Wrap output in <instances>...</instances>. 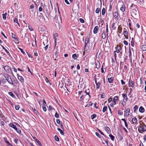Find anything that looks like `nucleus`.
Returning a JSON list of instances; mask_svg holds the SVG:
<instances>
[{
  "label": "nucleus",
  "instance_id": "nucleus-8",
  "mask_svg": "<svg viewBox=\"0 0 146 146\" xmlns=\"http://www.w3.org/2000/svg\"><path fill=\"white\" fill-rule=\"evenodd\" d=\"M9 125L10 127H12L15 130H17V128L16 127V125H14L13 123H10Z\"/></svg>",
  "mask_w": 146,
  "mask_h": 146
},
{
  "label": "nucleus",
  "instance_id": "nucleus-64",
  "mask_svg": "<svg viewBox=\"0 0 146 146\" xmlns=\"http://www.w3.org/2000/svg\"><path fill=\"white\" fill-rule=\"evenodd\" d=\"M121 82L122 85H124L125 83V82L122 80H121Z\"/></svg>",
  "mask_w": 146,
  "mask_h": 146
},
{
  "label": "nucleus",
  "instance_id": "nucleus-13",
  "mask_svg": "<svg viewBox=\"0 0 146 146\" xmlns=\"http://www.w3.org/2000/svg\"><path fill=\"white\" fill-rule=\"evenodd\" d=\"M56 121V122L57 123H58V124H60V125L61 127L63 129V126L62 125V122H60V120H59V119H57Z\"/></svg>",
  "mask_w": 146,
  "mask_h": 146
},
{
  "label": "nucleus",
  "instance_id": "nucleus-26",
  "mask_svg": "<svg viewBox=\"0 0 146 146\" xmlns=\"http://www.w3.org/2000/svg\"><path fill=\"white\" fill-rule=\"evenodd\" d=\"M53 35L54 39V42H56V40H57L56 37L58 36L57 34V33H56L54 34Z\"/></svg>",
  "mask_w": 146,
  "mask_h": 146
},
{
  "label": "nucleus",
  "instance_id": "nucleus-33",
  "mask_svg": "<svg viewBox=\"0 0 146 146\" xmlns=\"http://www.w3.org/2000/svg\"><path fill=\"white\" fill-rule=\"evenodd\" d=\"M138 109V107L137 105H135L134 106L133 108L134 109V112H135L136 110H137Z\"/></svg>",
  "mask_w": 146,
  "mask_h": 146
},
{
  "label": "nucleus",
  "instance_id": "nucleus-59",
  "mask_svg": "<svg viewBox=\"0 0 146 146\" xmlns=\"http://www.w3.org/2000/svg\"><path fill=\"white\" fill-rule=\"evenodd\" d=\"M14 21V22H15V23H17V22H18V19L16 18H15Z\"/></svg>",
  "mask_w": 146,
  "mask_h": 146
},
{
  "label": "nucleus",
  "instance_id": "nucleus-55",
  "mask_svg": "<svg viewBox=\"0 0 146 146\" xmlns=\"http://www.w3.org/2000/svg\"><path fill=\"white\" fill-rule=\"evenodd\" d=\"M43 109L44 110V111H46V108L45 107V106H44L43 105L42 107Z\"/></svg>",
  "mask_w": 146,
  "mask_h": 146
},
{
  "label": "nucleus",
  "instance_id": "nucleus-43",
  "mask_svg": "<svg viewBox=\"0 0 146 146\" xmlns=\"http://www.w3.org/2000/svg\"><path fill=\"white\" fill-rule=\"evenodd\" d=\"M100 8H98L96 11V13H98L100 11Z\"/></svg>",
  "mask_w": 146,
  "mask_h": 146
},
{
  "label": "nucleus",
  "instance_id": "nucleus-14",
  "mask_svg": "<svg viewBox=\"0 0 146 146\" xmlns=\"http://www.w3.org/2000/svg\"><path fill=\"white\" fill-rule=\"evenodd\" d=\"M3 49L5 50L7 53L9 57H11V55H10L9 52L3 46L1 45Z\"/></svg>",
  "mask_w": 146,
  "mask_h": 146
},
{
  "label": "nucleus",
  "instance_id": "nucleus-1",
  "mask_svg": "<svg viewBox=\"0 0 146 146\" xmlns=\"http://www.w3.org/2000/svg\"><path fill=\"white\" fill-rule=\"evenodd\" d=\"M139 125L138 128V131L140 133L146 131V125L143 122H139Z\"/></svg>",
  "mask_w": 146,
  "mask_h": 146
},
{
  "label": "nucleus",
  "instance_id": "nucleus-56",
  "mask_svg": "<svg viewBox=\"0 0 146 146\" xmlns=\"http://www.w3.org/2000/svg\"><path fill=\"white\" fill-rule=\"evenodd\" d=\"M38 52H37V51H35L34 52V55L35 56H37L38 55Z\"/></svg>",
  "mask_w": 146,
  "mask_h": 146
},
{
  "label": "nucleus",
  "instance_id": "nucleus-47",
  "mask_svg": "<svg viewBox=\"0 0 146 146\" xmlns=\"http://www.w3.org/2000/svg\"><path fill=\"white\" fill-rule=\"evenodd\" d=\"M54 116L56 118H58L59 117V116L58 113L57 112H56L55 113Z\"/></svg>",
  "mask_w": 146,
  "mask_h": 146
},
{
  "label": "nucleus",
  "instance_id": "nucleus-3",
  "mask_svg": "<svg viewBox=\"0 0 146 146\" xmlns=\"http://www.w3.org/2000/svg\"><path fill=\"white\" fill-rule=\"evenodd\" d=\"M94 80L95 81V83L96 85V88L97 89H99L100 88V82H97V80L96 78H94Z\"/></svg>",
  "mask_w": 146,
  "mask_h": 146
},
{
  "label": "nucleus",
  "instance_id": "nucleus-35",
  "mask_svg": "<svg viewBox=\"0 0 146 146\" xmlns=\"http://www.w3.org/2000/svg\"><path fill=\"white\" fill-rule=\"evenodd\" d=\"M9 94L11 96V97H12L13 98L15 97V95L13 94V93L11 92H9Z\"/></svg>",
  "mask_w": 146,
  "mask_h": 146
},
{
  "label": "nucleus",
  "instance_id": "nucleus-58",
  "mask_svg": "<svg viewBox=\"0 0 146 146\" xmlns=\"http://www.w3.org/2000/svg\"><path fill=\"white\" fill-rule=\"evenodd\" d=\"M12 37L15 39V37H16V35H15V34H13V33H12Z\"/></svg>",
  "mask_w": 146,
  "mask_h": 146
},
{
  "label": "nucleus",
  "instance_id": "nucleus-57",
  "mask_svg": "<svg viewBox=\"0 0 146 146\" xmlns=\"http://www.w3.org/2000/svg\"><path fill=\"white\" fill-rule=\"evenodd\" d=\"M1 34L4 36V37H5V38H6V39L7 38V37L5 36V35L4 33H3V32H1Z\"/></svg>",
  "mask_w": 146,
  "mask_h": 146
},
{
  "label": "nucleus",
  "instance_id": "nucleus-51",
  "mask_svg": "<svg viewBox=\"0 0 146 146\" xmlns=\"http://www.w3.org/2000/svg\"><path fill=\"white\" fill-rule=\"evenodd\" d=\"M89 41V39L88 38L86 37V38L85 42L88 43Z\"/></svg>",
  "mask_w": 146,
  "mask_h": 146
},
{
  "label": "nucleus",
  "instance_id": "nucleus-19",
  "mask_svg": "<svg viewBox=\"0 0 146 146\" xmlns=\"http://www.w3.org/2000/svg\"><path fill=\"white\" fill-rule=\"evenodd\" d=\"M18 79L21 82H23L24 81L23 78L21 76H18Z\"/></svg>",
  "mask_w": 146,
  "mask_h": 146
},
{
  "label": "nucleus",
  "instance_id": "nucleus-30",
  "mask_svg": "<svg viewBox=\"0 0 146 146\" xmlns=\"http://www.w3.org/2000/svg\"><path fill=\"white\" fill-rule=\"evenodd\" d=\"M129 58L131 60H132L131 57V50L130 49H129Z\"/></svg>",
  "mask_w": 146,
  "mask_h": 146
},
{
  "label": "nucleus",
  "instance_id": "nucleus-37",
  "mask_svg": "<svg viewBox=\"0 0 146 146\" xmlns=\"http://www.w3.org/2000/svg\"><path fill=\"white\" fill-rule=\"evenodd\" d=\"M106 12V9L104 8L102 9V14L103 15L105 14Z\"/></svg>",
  "mask_w": 146,
  "mask_h": 146
},
{
  "label": "nucleus",
  "instance_id": "nucleus-46",
  "mask_svg": "<svg viewBox=\"0 0 146 146\" xmlns=\"http://www.w3.org/2000/svg\"><path fill=\"white\" fill-rule=\"evenodd\" d=\"M20 106L19 105H17V106H15V109L17 110H19L20 108Z\"/></svg>",
  "mask_w": 146,
  "mask_h": 146
},
{
  "label": "nucleus",
  "instance_id": "nucleus-29",
  "mask_svg": "<svg viewBox=\"0 0 146 146\" xmlns=\"http://www.w3.org/2000/svg\"><path fill=\"white\" fill-rule=\"evenodd\" d=\"M106 131L108 133H109L110 132V129L108 127H106Z\"/></svg>",
  "mask_w": 146,
  "mask_h": 146
},
{
  "label": "nucleus",
  "instance_id": "nucleus-63",
  "mask_svg": "<svg viewBox=\"0 0 146 146\" xmlns=\"http://www.w3.org/2000/svg\"><path fill=\"white\" fill-rule=\"evenodd\" d=\"M19 49L22 52L23 54H25V52L23 51V49L21 48H19Z\"/></svg>",
  "mask_w": 146,
  "mask_h": 146
},
{
  "label": "nucleus",
  "instance_id": "nucleus-22",
  "mask_svg": "<svg viewBox=\"0 0 146 146\" xmlns=\"http://www.w3.org/2000/svg\"><path fill=\"white\" fill-rule=\"evenodd\" d=\"M57 129L59 131H60V134L61 135H64V132L62 130L60 129L59 128H57Z\"/></svg>",
  "mask_w": 146,
  "mask_h": 146
},
{
  "label": "nucleus",
  "instance_id": "nucleus-27",
  "mask_svg": "<svg viewBox=\"0 0 146 146\" xmlns=\"http://www.w3.org/2000/svg\"><path fill=\"white\" fill-rule=\"evenodd\" d=\"M106 35L105 33L103 32L102 34V38L103 39H105L106 38Z\"/></svg>",
  "mask_w": 146,
  "mask_h": 146
},
{
  "label": "nucleus",
  "instance_id": "nucleus-45",
  "mask_svg": "<svg viewBox=\"0 0 146 146\" xmlns=\"http://www.w3.org/2000/svg\"><path fill=\"white\" fill-rule=\"evenodd\" d=\"M14 40L15 41V42L16 43L18 44L19 42V41L18 40V39L17 38H15L14 39Z\"/></svg>",
  "mask_w": 146,
  "mask_h": 146
},
{
  "label": "nucleus",
  "instance_id": "nucleus-32",
  "mask_svg": "<svg viewBox=\"0 0 146 146\" xmlns=\"http://www.w3.org/2000/svg\"><path fill=\"white\" fill-rule=\"evenodd\" d=\"M108 80L109 83H112L113 82V79L112 78H108Z\"/></svg>",
  "mask_w": 146,
  "mask_h": 146
},
{
  "label": "nucleus",
  "instance_id": "nucleus-60",
  "mask_svg": "<svg viewBox=\"0 0 146 146\" xmlns=\"http://www.w3.org/2000/svg\"><path fill=\"white\" fill-rule=\"evenodd\" d=\"M42 8L41 7H40L38 9V11L40 12H41L42 11Z\"/></svg>",
  "mask_w": 146,
  "mask_h": 146
},
{
  "label": "nucleus",
  "instance_id": "nucleus-41",
  "mask_svg": "<svg viewBox=\"0 0 146 146\" xmlns=\"http://www.w3.org/2000/svg\"><path fill=\"white\" fill-rule=\"evenodd\" d=\"M37 15L38 17H39L40 19H41L43 17V15L41 13H37Z\"/></svg>",
  "mask_w": 146,
  "mask_h": 146
},
{
  "label": "nucleus",
  "instance_id": "nucleus-50",
  "mask_svg": "<svg viewBox=\"0 0 146 146\" xmlns=\"http://www.w3.org/2000/svg\"><path fill=\"white\" fill-rule=\"evenodd\" d=\"M17 132L19 133H21V131L19 129H18L17 128V130H15Z\"/></svg>",
  "mask_w": 146,
  "mask_h": 146
},
{
  "label": "nucleus",
  "instance_id": "nucleus-17",
  "mask_svg": "<svg viewBox=\"0 0 146 146\" xmlns=\"http://www.w3.org/2000/svg\"><path fill=\"white\" fill-rule=\"evenodd\" d=\"M139 111L141 113H143L145 111V109L143 107L141 106L139 108Z\"/></svg>",
  "mask_w": 146,
  "mask_h": 146
},
{
  "label": "nucleus",
  "instance_id": "nucleus-21",
  "mask_svg": "<svg viewBox=\"0 0 146 146\" xmlns=\"http://www.w3.org/2000/svg\"><path fill=\"white\" fill-rule=\"evenodd\" d=\"M0 117L1 119L3 121H5L6 119L5 117L2 113L0 115Z\"/></svg>",
  "mask_w": 146,
  "mask_h": 146
},
{
  "label": "nucleus",
  "instance_id": "nucleus-5",
  "mask_svg": "<svg viewBox=\"0 0 146 146\" xmlns=\"http://www.w3.org/2000/svg\"><path fill=\"white\" fill-rule=\"evenodd\" d=\"M132 121L133 124H138V120L136 117H133L132 119Z\"/></svg>",
  "mask_w": 146,
  "mask_h": 146
},
{
  "label": "nucleus",
  "instance_id": "nucleus-48",
  "mask_svg": "<svg viewBox=\"0 0 146 146\" xmlns=\"http://www.w3.org/2000/svg\"><path fill=\"white\" fill-rule=\"evenodd\" d=\"M116 52H117L116 51H116H115L114 52V57H115V60H116V57H117V56H116Z\"/></svg>",
  "mask_w": 146,
  "mask_h": 146
},
{
  "label": "nucleus",
  "instance_id": "nucleus-10",
  "mask_svg": "<svg viewBox=\"0 0 146 146\" xmlns=\"http://www.w3.org/2000/svg\"><path fill=\"white\" fill-rule=\"evenodd\" d=\"M5 70L7 72H9V70H10V68L8 66H4V67Z\"/></svg>",
  "mask_w": 146,
  "mask_h": 146
},
{
  "label": "nucleus",
  "instance_id": "nucleus-6",
  "mask_svg": "<svg viewBox=\"0 0 146 146\" xmlns=\"http://www.w3.org/2000/svg\"><path fill=\"white\" fill-rule=\"evenodd\" d=\"M128 85L129 87H133L134 86V84L133 82V81H129V82Z\"/></svg>",
  "mask_w": 146,
  "mask_h": 146
},
{
  "label": "nucleus",
  "instance_id": "nucleus-62",
  "mask_svg": "<svg viewBox=\"0 0 146 146\" xmlns=\"http://www.w3.org/2000/svg\"><path fill=\"white\" fill-rule=\"evenodd\" d=\"M123 43L125 44L126 45H127L128 44L127 42L125 40H124L123 41Z\"/></svg>",
  "mask_w": 146,
  "mask_h": 146
},
{
  "label": "nucleus",
  "instance_id": "nucleus-40",
  "mask_svg": "<svg viewBox=\"0 0 146 146\" xmlns=\"http://www.w3.org/2000/svg\"><path fill=\"white\" fill-rule=\"evenodd\" d=\"M54 138L55 140L57 141H58L59 140V138L57 135H56L55 136Z\"/></svg>",
  "mask_w": 146,
  "mask_h": 146
},
{
  "label": "nucleus",
  "instance_id": "nucleus-16",
  "mask_svg": "<svg viewBox=\"0 0 146 146\" xmlns=\"http://www.w3.org/2000/svg\"><path fill=\"white\" fill-rule=\"evenodd\" d=\"M120 10L123 12H124L125 11V6L123 5H122L120 9Z\"/></svg>",
  "mask_w": 146,
  "mask_h": 146
},
{
  "label": "nucleus",
  "instance_id": "nucleus-2",
  "mask_svg": "<svg viewBox=\"0 0 146 146\" xmlns=\"http://www.w3.org/2000/svg\"><path fill=\"white\" fill-rule=\"evenodd\" d=\"M137 6L135 5H133L131 4L130 6V13L133 15H136L137 14Z\"/></svg>",
  "mask_w": 146,
  "mask_h": 146
},
{
  "label": "nucleus",
  "instance_id": "nucleus-31",
  "mask_svg": "<svg viewBox=\"0 0 146 146\" xmlns=\"http://www.w3.org/2000/svg\"><path fill=\"white\" fill-rule=\"evenodd\" d=\"M34 139H35L36 141L37 142L39 146H41L42 145L41 143L38 139H35V138Z\"/></svg>",
  "mask_w": 146,
  "mask_h": 146
},
{
  "label": "nucleus",
  "instance_id": "nucleus-23",
  "mask_svg": "<svg viewBox=\"0 0 146 146\" xmlns=\"http://www.w3.org/2000/svg\"><path fill=\"white\" fill-rule=\"evenodd\" d=\"M85 92L86 93V94H88L89 95V98H90V95H89V94H90V90H89V88H88L87 90H85Z\"/></svg>",
  "mask_w": 146,
  "mask_h": 146
},
{
  "label": "nucleus",
  "instance_id": "nucleus-11",
  "mask_svg": "<svg viewBox=\"0 0 146 146\" xmlns=\"http://www.w3.org/2000/svg\"><path fill=\"white\" fill-rule=\"evenodd\" d=\"M98 29V26H96L94 28L93 32L94 34H96L97 33Z\"/></svg>",
  "mask_w": 146,
  "mask_h": 146
},
{
  "label": "nucleus",
  "instance_id": "nucleus-25",
  "mask_svg": "<svg viewBox=\"0 0 146 146\" xmlns=\"http://www.w3.org/2000/svg\"><path fill=\"white\" fill-rule=\"evenodd\" d=\"M141 49L143 51L146 50V45H143L142 46Z\"/></svg>",
  "mask_w": 146,
  "mask_h": 146
},
{
  "label": "nucleus",
  "instance_id": "nucleus-15",
  "mask_svg": "<svg viewBox=\"0 0 146 146\" xmlns=\"http://www.w3.org/2000/svg\"><path fill=\"white\" fill-rule=\"evenodd\" d=\"M57 50L58 49L56 48L55 50V52L54 54L55 56H56V58H58V56L59 55L58 52L57 51Z\"/></svg>",
  "mask_w": 146,
  "mask_h": 146
},
{
  "label": "nucleus",
  "instance_id": "nucleus-38",
  "mask_svg": "<svg viewBox=\"0 0 146 146\" xmlns=\"http://www.w3.org/2000/svg\"><path fill=\"white\" fill-rule=\"evenodd\" d=\"M109 136L112 140H114V137L113 135L111 134H110L109 135Z\"/></svg>",
  "mask_w": 146,
  "mask_h": 146
},
{
  "label": "nucleus",
  "instance_id": "nucleus-42",
  "mask_svg": "<svg viewBox=\"0 0 146 146\" xmlns=\"http://www.w3.org/2000/svg\"><path fill=\"white\" fill-rule=\"evenodd\" d=\"M99 64L100 63L99 62H97L96 64V67L98 69L100 67Z\"/></svg>",
  "mask_w": 146,
  "mask_h": 146
},
{
  "label": "nucleus",
  "instance_id": "nucleus-9",
  "mask_svg": "<svg viewBox=\"0 0 146 146\" xmlns=\"http://www.w3.org/2000/svg\"><path fill=\"white\" fill-rule=\"evenodd\" d=\"M118 99V97L117 96H115L114 97L113 99L112 100V102H113V104L114 105H115L116 104V101L115 100H117Z\"/></svg>",
  "mask_w": 146,
  "mask_h": 146
},
{
  "label": "nucleus",
  "instance_id": "nucleus-28",
  "mask_svg": "<svg viewBox=\"0 0 146 146\" xmlns=\"http://www.w3.org/2000/svg\"><path fill=\"white\" fill-rule=\"evenodd\" d=\"M2 15L3 19L4 20L6 19L7 13H5V14H3Z\"/></svg>",
  "mask_w": 146,
  "mask_h": 146
},
{
  "label": "nucleus",
  "instance_id": "nucleus-52",
  "mask_svg": "<svg viewBox=\"0 0 146 146\" xmlns=\"http://www.w3.org/2000/svg\"><path fill=\"white\" fill-rule=\"evenodd\" d=\"M33 109L34 111L36 114H37L38 113V111H37V110H35V108H34V109L33 108Z\"/></svg>",
  "mask_w": 146,
  "mask_h": 146
},
{
  "label": "nucleus",
  "instance_id": "nucleus-7",
  "mask_svg": "<svg viewBox=\"0 0 146 146\" xmlns=\"http://www.w3.org/2000/svg\"><path fill=\"white\" fill-rule=\"evenodd\" d=\"M121 47L120 46H119L118 45H117V46L116 48V51L117 53H119L120 51L121 50Z\"/></svg>",
  "mask_w": 146,
  "mask_h": 146
},
{
  "label": "nucleus",
  "instance_id": "nucleus-61",
  "mask_svg": "<svg viewBox=\"0 0 146 146\" xmlns=\"http://www.w3.org/2000/svg\"><path fill=\"white\" fill-rule=\"evenodd\" d=\"M112 100V98H110L108 100V101L109 103Z\"/></svg>",
  "mask_w": 146,
  "mask_h": 146
},
{
  "label": "nucleus",
  "instance_id": "nucleus-44",
  "mask_svg": "<svg viewBox=\"0 0 146 146\" xmlns=\"http://www.w3.org/2000/svg\"><path fill=\"white\" fill-rule=\"evenodd\" d=\"M96 116V114H93L91 116V118L92 119H93L95 118Z\"/></svg>",
  "mask_w": 146,
  "mask_h": 146
},
{
  "label": "nucleus",
  "instance_id": "nucleus-24",
  "mask_svg": "<svg viewBox=\"0 0 146 146\" xmlns=\"http://www.w3.org/2000/svg\"><path fill=\"white\" fill-rule=\"evenodd\" d=\"M113 15L115 18H117L118 16V13L117 12H115L113 13Z\"/></svg>",
  "mask_w": 146,
  "mask_h": 146
},
{
  "label": "nucleus",
  "instance_id": "nucleus-36",
  "mask_svg": "<svg viewBox=\"0 0 146 146\" xmlns=\"http://www.w3.org/2000/svg\"><path fill=\"white\" fill-rule=\"evenodd\" d=\"M122 28L119 26L118 27V32L119 33H121L122 32Z\"/></svg>",
  "mask_w": 146,
  "mask_h": 146
},
{
  "label": "nucleus",
  "instance_id": "nucleus-39",
  "mask_svg": "<svg viewBox=\"0 0 146 146\" xmlns=\"http://www.w3.org/2000/svg\"><path fill=\"white\" fill-rule=\"evenodd\" d=\"M72 57L74 59H77V55L76 54H74L72 55Z\"/></svg>",
  "mask_w": 146,
  "mask_h": 146
},
{
  "label": "nucleus",
  "instance_id": "nucleus-53",
  "mask_svg": "<svg viewBox=\"0 0 146 146\" xmlns=\"http://www.w3.org/2000/svg\"><path fill=\"white\" fill-rule=\"evenodd\" d=\"M131 46L133 47L134 46V41L132 40L131 42Z\"/></svg>",
  "mask_w": 146,
  "mask_h": 146
},
{
  "label": "nucleus",
  "instance_id": "nucleus-4",
  "mask_svg": "<svg viewBox=\"0 0 146 146\" xmlns=\"http://www.w3.org/2000/svg\"><path fill=\"white\" fill-rule=\"evenodd\" d=\"M130 109L129 108H127L125 111V116L127 117L129 115V114Z\"/></svg>",
  "mask_w": 146,
  "mask_h": 146
},
{
  "label": "nucleus",
  "instance_id": "nucleus-34",
  "mask_svg": "<svg viewBox=\"0 0 146 146\" xmlns=\"http://www.w3.org/2000/svg\"><path fill=\"white\" fill-rule=\"evenodd\" d=\"M107 107L106 106H104L103 109V112L104 113L106 110L107 109Z\"/></svg>",
  "mask_w": 146,
  "mask_h": 146
},
{
  "label": "nucleus",
  "instance_id": "nucleus-54",
  "mask_svg": "<svg viewBox=\"0 0 146 146\" xmlns=\"http://www.w3.org/2000/svg\"><path fill=\"white\" fill-rule=\"evenodd\" d=\"M80 21L82 23H84V20L82 18H80Z\"/></svg>",
  "mask_w": 146,
  "mask_h": 146
},
{
  "label": "nucleus",
  "instance_id": "nucleus-20",
  "mask_svg": "<svg viewBox=\"0 0 146 146\" xmlns=\"http://www.w3.org/2000/svg\"><path fill=\"white\" fill-rule=\"evenodd\" d=\"M7 81L9 84L12 85L14 84L13 82V81L10 77L9 79H8Z\"/></svg>",
  "mask_w": 146,
  "mask_h": 146
},
{
  "label": "nucleus",
  "instance_id": "nucleus-12",
  "mask_svg": "<svg viewBox=\"0 0 146 146\" xmlns=\"http://www.w3.org/2000/svg\"><path fill=\"white\" fill-rule=\"evenodd\" d=\"M123 34L124 35V36H125V38H128V32L126 31H123Z\"/></svg>",
  "mask_w": 146,
  "mask_h": 146
},
{
  "label": "nucleus",
  "instance_id": "nucleus-18",
  "mask_svg": "<svg viewBox=\"0 0 146 146\" xmlns=\"http://www.w3.org/2000/svg\"><path fill=\"white\" fill-rule=\"evenodd\" d=\"M122 96L124 98V99H125L126 101H127L128 100V98L127 97V94H122Z\"/></svg>",
  "mask_w": 146,
  "mask_h": 146
},
{
  "label": "nucleus",
  "instance_id": "nucleus-49",
  "mask_svg": "<svg viewBox=\"0 0 146 146\" xmlns=\"http://www.w3.org/2000/svg\"><path fill=\"white\" fill-rule=\"evenodd\" d=\"M96 135L99 138H101V135L97 132H96L95 133Z\"/></svg>",
  "mask_w": 146,
  "mask_h": 146
}]
</instances>
